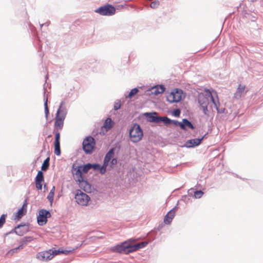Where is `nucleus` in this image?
<instances>
[{"label": "nucleus", "instance_id": "1", "mask_svg": "<svg viewBox=\"0 0 263 263\" xmlns=\"http://www.w3.org/2000/svg\"><path fill=\"white\" fill-rule=\"evenodd\" d=\"M198 103H199L202 111L205 115H208V106L209 101L211 100L214 104L215 107L218 112H222V110L219 109L220 103L219 102L217 93L216 91L205 89L204 92L198 95Z\"/></svg>", "mask_w": 263, "mask_h": 263}, {"label": "nucleus", "instance_id": "2", "mask_svg": "<svg viewBox=\"0 0 263 263\" xmlns=\"http://www.w3.org/2000/svg\"><path fill=\"white\" fill-rule=\"evenodd\" d=\"M65 250L63 249L58 250L50 249L48 251L39 252L36 254V258L42 261H47L52 259L55 256L61 254H65Z\"/></svg>", "mask_w": 263, "mask_h": 263}, {"label": "nucleus", "instance_id": "3", "mask_svg": "<svg viewBox=\"0 0 263 263\" xmlns=\"http://www.w3.org/2000/svg\"><path fill=\"white\" fill-rule=\"evenodd\" d=\"M147 245V242L146 241L141 242L134 245H127L126 243H124L122 245L118 246L117 250L121 253L128 254L144 248Z\"/></svg>", "mask_w": 263, "mask_h": 263}, {"label": "nucleus", "instance_id": "4", "mask_svg": "<svg viewBox=\"0 0 263 263\" xmlns=\"http://www.w3.org/2000/svg\"><path fill=\"white\" fill-rule=\"evenodd\" d=\"M143 136V131L140 125L137 124H135L129 130V138L131 141L134 143L140 141Z\"/></svg>", "mask_w": 263, "mask_h": 263}, {"label": "nucleus", "instance_id": "5", "mask_svg": "<svg viewBox=\"0 0 263 263\" xmlns=\"http://www.w3.org/2000/svg\"><path fill=\"white\" fill-rule=\"evenodd\" d=\"M185 94L181 89L175 88L166 96V100L170 103L179 102L185 98Z\"/></svg>", "mask_w": 263, "mask_h": 263}, {"label": "nucleus", "instance_id": "6", "mask_svg": "<svg viewBox=\"0 0 263 263\" xmlns=\"http://www.w3.org/2000/svg\"><path fill=\"white\" fill-rule=\"evenodd\" d=\"M96 142L93 137H87L83 142V148L86 154H91L95 148Z\"/></svg>", "mask_w": 263, "mask_h": 263}, {"label": "nucleus", "instance_id": "7", "mask_svg": "<svg viewBox=\"0 0 263 263\" xmlns=\"http://www.w3.org/2000/svg\"><path fill=\"white\" fill-rule=\"evenodd\" d=\"M90 166V163H87L85 165L73 168L72 170L73 177L82 179V177H84L83 173L86 174L91 169Z\"/></svg>", "mask_w": 263, "mask_h": 263}, {"label": "nucleus", "instance_id": "8", "mask_svg": "<svg viewBox=\"0 0 263 263\" xmlns=\"http://www.w3.org/2000/svg\"><path fill=\"white\" fill-rule=\"evenodd\" d=\"M75 199L77 203L82 206L87 205L90 200V197L86 194L83 193L79 190H78L76 192Z\"/></svg>", "mask_w": 263, "mask_h": 263}, {"label": "nucleus", "instance_id": "9", "mask_svg": "<svg viewBox=\"0 0 263 263\" xmlns=\"http://www.w3.org/2000/svg\"><path fill=\"white\" fill-rule=\"evenodd\" d=\"M95 12L102 15H112L115 13L116 9L112 6L107 4L100 7Z\"/></svg>", "mask_w": 263, "mask_h": 263}, {"label": "nucleus", "instance_id": "10", "mask_svg": "<svg viewBox=\"0 0 263 263\" xmlns=\"http://www.w3.org/2000/svg\"><path fill=\"white\" fill-rule=\"evenodd\" d=\"M65 119L64 114L61 110V107L57 112L54 126L58 129H61L63 127L64 121Z\"/></svg>", "mask_w": 263, "mask_h": 263}, {"label": "nucleus", "instance_id": "11", "mask_svg": "<svg viewBox=\"0 0 263 263\" xmlns=\"http://www.w3.org/2000/svg\"><path fill=\"white\" fill-rule=\"evenodd\" d=\"M50 217V213L45 210H41L39 212L37 217V222L40 226H43L46 223L47 218Z\"/></svg>", "mask_w": 263, "mask_h": 263}, {"label": "nucleus", "instance_id": "12", "mask_svg": "<svg viewBox=\"0 0 263 263\" xmlns=\"http://www.w3.org/2000/svg\"><path fill=\"white\" fill-rule=\"evenodd\" d=\"M74 179L79 182L80 187L86 192H90L91 191V185L84 180V177H82V179L74 177Z\"/></svg>", "mask_w": 263, "mask_h": 263}, {"label": "nucleus", "instance_id": "13", "mask_svg": "<svg viewBox=\"0 0 263 263\" xmlns=\"http://www.w3.org/2000/svg\"><path fill=\"white\" fill-rule=\"evenodd\" d=\"M114 122L110 118H107L104 123L103 125L101 128L100 134L105 135V133L110 129L114 125Z\"/></svg>", "mask_w": 263, "mask_h": 263}, {"label": "nucleus", "instance_id": "14", "mask_svg": "<svg viewBox=\"0 0 263 263\" xmlns=\"http://www.w3.org/2000/svg\"><path fill=\"white\" fill-rule=\"evenodd\" d=\"M203 138L204 137H202L201 138H197L187 140L185 142L184 146L187 148L197 146L201 143Z\"/></svg>", "mask_w": 263, "mask_h": 263}, {"label": "nucleus", "instance_id": "15", "mask_svg": "<svg viewBox=\"0 0 263 263\" xmlns=\"http://www.w3.org/2000/svg\"><path fill=\"white\" fill-rule=\"evenodd\" d=\"M35 186L37 190H41L42 189V182H44V175L42 171H39L35 177Z\"/></svg>", "mask_w": 263, "mask_h": 263}, {"label": "nucleus", "instance_id": "16", "mask_svg": "<svg viewBox=\"0 0 263 263\" xmlns=\"http://www.w3.org/2000/svg\"><path fill=\"white\" fill-rule=\"evenodd\" d=\"M60 139V133L57 132L55 135L54 154L57 156H60L61 155Z\"/></svg>", "mask_w": 263, "mask_h": 263}, {"label": "nucleus", "instance_id": "17", "mask_svg": "<svg viewBox=\"0 0 263 263\" xmlns=\"http://www.w3.org/2000/svg\"><path fill=\"white\" fill-rule=\"evenodd\" d=\"M151 121L156 123H159L160 121H162L165 124L168 125L172 123V120L166 117H159L152 116L151 117Z\"/></svg>", "mask_w": 263, "mask_h": 263}, {"label": "nucleus", "instance_id": "18", "mask_svg": "<svg viewBox=\"0 0 263 263\" xmlns=\"http://www.w3.org/2000/svg\"><path fill=\"white\" fill-rule=\"evenodd\" d=\"M27 202L26 200L22 206L15 214V219H19L22 218L26 213Z\"/></svg>", "mask_w": 263, "mask_h": 263}, {"label": "nucleus", "instance_id": "19", "mask_svg": "<svg viewBox=\"0 0 263 263\" xmlns=\"http://www.w3.org/2000/svg\"><path fill=\"white\" fill-rule=\"evenodd\" d=\"M29 230V228L26 225H20L15 228V232L20 236H23L26 234Z\"/></svg>", "mask_w": 263, "mask_h": 263}, {"label": "nucleus", "instance_id": "20", "mask_svg": "<svg viewBox=\"0 0 263 263\" xmlns=\"http://www.w3.org/2000/svg\"><path fill=\"white\" fill-rule=\"evenodd\" d=\"M114 156V148H111L106 154L104 158L103 165L104 166L105 168H106V167L108 165L109 162L113 158Z\"/></svg>", "mask_w": 263, "mask_h": 263}, {"label": "nucleus", "instance_id": "21", "mask_svg": "<svg viewBox=\"0 0 263 263\" xmlns=\"http://www.w3.org/2000/svg\"><path fill=\"white\" fill-rule=\"evenodd\" d=\"M175 215V211L174 209H172L165 216L164 218V222L166 224H169L172 221L173 219L174 218Z\"/></svg>", "mask_w": 263, "mask_h": 263}, {"label": "nucleus", "instance_id": "22", "mask_svg": "<svg viewBox=\"0 0 263 263\" xmlns=\"http://www.w3.org/2000/svg\"><path fill=\"white\" fill-rule=\"evenodd\" d=\"M165 87L163 85H157L153 87L151 91L152 94L157 95L160 93H162L165 91Z\"/></svg>", "mask_w": 263, "mask_h": 263}, {"label": "nucleus", "instance_id": "23", "mask_svg": "<svg viewBox=\"0 0 263 263\" xmlns=\"http://www.w3.org/2000/svg\"><path fill=\"white\" fill-rule=\"evenodd\" d=\"M247 92L246 90V86L245 85H242L241 84H239L237 91L235 93L236 97H241L242 96L244 95Z\"/></svg>", "mask_w": 263, "mask_h": 263}, {"label": "nucleus", "instance_id": "24", "mask_svg": "<svg viewBox=\"0 0 263 263\" xmlns=\"http://www.w3.org/2000/svg\"><path fill=\"white\" fill-rule=\"evenodd\" d=\"M186 127L192 129H194V126L191 122L186 119H183L181 124H180V128L183 130H186Z\"/></svg>", "mask_w": 263, "mask_h": 263}, {"label": "nucleus", "instance_id": "25", "mask_svg": "<svg viewBox=\"0 0 263 263\" xmlns=\"http://www.w3.org/2000/svg\"><path fill=\"white\" fill-rule=\"evenodd\" d=\"M91 168H92L93 170H98L101 174H104L106 172V168H105L104 166L103 165L101 166L98 164H91Z\"/></svg>", "mask_w": 263, "mask_h": 263}, {"label": "nucleus", "instance_id": "26", "mask_svg": "<svg viewBox=\"0 0 263 263\" xmlns=\"http://www.w3.org/2000/svg\"><path fill=\"white\" fill-rule=\"evenodd\" d=\"M49 157L47 158L43 162L41 168L43 171H46L49 167Z\"/></svg>", "mask_w": 263, "mask_h": 263}, {"label": "nucleus", "instance_id": "27", "mask_svg": "<svg viewBox=\"0 0 263 263\" xmlns=\"http://www.w3.org/2000/svg\"><path fill=\"white\" fill-rule=\"evenodd\" d=\"M54 191L55 187L53 186L47 196V199L51 203H52L53 200Z\"/></svg>", "mask_w": 263, "mask_h": 263}, {"label": "nucleus", "instance_id": "28", "mask_svg": "<svg viewBox=\"0 0 263 263\" xmlns=\"http://www.w3.org/2000/svg\"><path fill=\"white\" fill-rule=\"evenodd\" d=\"M139 92V90L137 88L132 89L129 92L127 98L131 99L133 96L136 95Z\"/></svg>", "mask_w": 263, "mask_h": 263}, {"label": "nucleus", "instance_id": "29", "mask_svg": "<svg viewBox=\"0 0 263 263\" xmlns=\"http://www.w3.org/2000/svg\"><path fill=\"white\" fill-rule=\"evenodd\" d=\"M7 215L5 214H3L0 217V228L3 227L4 223L6 222V218Z\"/></svg>", "mask_w": 263, "mask_h": 263}, {"label": "nucleus", "instance_id": "30", "mask_svg": "<svg viewBox=\"0 0 263 263\" xmlns=\"http://www.w3.org/2000/svg\"><path fill=\"white\" fill-rule=\"evenodd\" d=\"M203 195V192L201 191H197L194 192V197L196 198H200Z\"/></svg>", "mask_w": 263, "mask_h": 263}, {"label": "nucleus", "instance_id": "31", "mask_svg": "<svg viewBox=\"0 0 263 263\" xmlns=\"http://www.w3.org/2000/svg\"><path fill=\"white\" fill-rule=\"evenodd\" d=\"M80 246L79 243H77L76 245H75L73 247H69L68 250L67 249V254L70 252H71L72 251L77 249Z\"/></svg>", "mask_w": 263, "mask_h": 263}, {"label": "nucleus", "instance_id": "32", "mask_svg": "<svg viewBox=\"0 0 263 263\" xmlns=\"http://www.w3.org/2000/svg\"><path fill=\"white\" fill-rule=\"evenodd\" d=\"M159 3L158 1H154L151 3L150 7L152 8H156L158 7Z\"/></svg>", "mask_w": 263, "mask_h": 263}, {"label": "nucleus", "instance_id": "33", "mask_svg": "<svg viewBox=\"0 0 263 263\" xmlns=\"http://www.w3.org/2000/svg\"><path fill=\"white\" fill-rule=\"evenodd\" d=\"M117 163V159L116 158H112L111 160V162H110V167L111 168H112L115 165H116Z\"/></svg>", "mask_w": 263, "mask_h": 263}, {"label": "nucleus", "instance_id": "34", "mask_svg": "<svg viewBox=\"0 0 263 263\" xmlns=\"http://www.w3.org/2000/svg\"><path fill=\"white\" fill-rule=\"evenodd\" d=\"M173 115L175 117H179L180 115V110L179 109H175L173 112Z\"/></svg>", "mask_w": 263, "mask_h": 263}, {"label": "nucleus", "instance_id": "35", "mask_svg": "<svg viewBox=\"0 0 263 263\" xmlns=\"http://www.w3.org/2000/svg\"><path fill=\"white\" fill-rule=\"evenodd\" d=\"M172 123L175 126H179L180 127V124H181L182 122H179L177 120H172Z\"/></svg>", "mask_w": 263, "mask_h": 263}, {"label": "nucleus", "instance_id": "36", "mask_svg": "<svg viewBox=\"0 0 263 263\" xmlns=\"http://www.w3.org/2000/svg\"><path fill=\"white\" fill-rule=\"evenodd\" d=\"M120 104L119 103H116L114 105V109L115 110H117L119 109L120 108Z\"/></svg>", "mask_w": 263, "mask_h": 263}, {"label": "nucleus", "instance_id": "37", "mask_svg": "<svg viewBox=\"0 0 263 263\" xmlns=\"http://www.w3.org/2000/svg\"><path fill=\"white\" fill-rule=\"evenodd\" d=\"M45 112L46 116L47 117L49 113V110H48V107H46V108H45Z\"/></svg>", "mask_w": 263, "mask_h": 263}, {"label": "nucleus", "instance_id": "38", "mask_svg": "<svg viewBox=\"0 0 263 263\" xmlns=\"http://www.w3.org/2000/svg\"><path fill=\"white\" fill-rule=\"evenodd\" d=\"M44 106H45V108H46V107H48V106H47V99H46V102L44 103Z\"/></svg>", "mask_w": 263, "mask_h": 263}, {"label": "nucleus", "instance_id": "39", "mask_svg": "<svg viewBox=\"0 0 263 263\" xmlns=\"http://www.w3.org/2000/svg\"><path fill=\"white\" fill-rule=\"evenodd\" d=\"M31 240H32V239L30 237H29V240H28V241H31Z\"/></svg>", "mask_w": 263, "mask_h": 263}, {"label": "nucleus", "instance_id": "40", "mask_svg": "<svg viewBox=\"0 0 263 263\" xmlns=\"http://www.w3.org/2000/svg\"><path fill=\"white\" fill-rule=\"evenodd\" d=\"M252 2H254L256 0H251Z\"/></svg>", "mask_w": 263, "mask_h": 263}]
</instances>
